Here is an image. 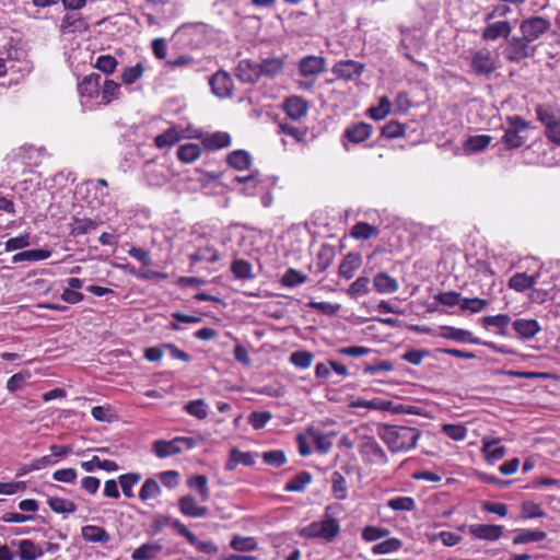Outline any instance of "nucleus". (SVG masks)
Returning <instances> with one entry per match:
<instances>
[{"label":"nucleus","mask_w":560,"mask_h":560,"mask_svg":"<svg viewBox=\"0 0 560 560\" xmlns=\"http://www.w3.org/2000/svg\"><path fill=\"white\" fill-rule=\"evenodd\" d=\"M537 119L546 129L560 127V108L550 104H540L536 107Z\"/></svg>","instance_id":"14"},{"label":"nucleus","mask_w":560,"mask_h":560,"mask_svg":"<svg viewBox=\"0 0 560 560\" xmlns=\"http://www.w3.org/2000/svg\"><path fill=\"white\" fill-rule=\"evenodd\" d=\"M82 538L89 542L107 544L110 540V535L103 528L96 525H85L81 529Z\"/></svg>","instance_id":"29"},{"label":"nucleus","mask_w":560,"mask_h":560,"mask_svg":"<svg viewBox=\"0 0 560 560\" xmlns=\"http://www.w3.org/2000/svg\"><path fill=\"white\" fill-rule=\"evenodd\" d=\"M335 258V249L332 246L323 245L317 254L316 268L317 272H324Z\"/></svg>","instance_id":"42"},{"label":"nucleus","mask_w":560,"mask_h":560,"mask_svg":"<svg viewBox=\"0 0 560 560\" xmlns=\"http://www.w3.org/2000/svg\"><path fill=\"white\" fill-rule=\"evenodd\" d=\"M500 442H501L500 438H491V436L482 438L481 452L488 462L493 463V462L499 460L504 457V455L506 453V448L504 446H497V447L492 448L494 445L499 444Z\"/></svg>","instance_id":"18"},{"label":"nucleus","mask_w":560,"mask_h":560,"mask_svg":"<svg viewBox=\"0 0 560 560\" xmlns=\"http://www.w3.org/2000/svg\"><path fill=\"white\" fill-rule=\"evenodd\" d=\"M188 486L196 488L201 497V501L206 502L210 498V491L208 487V478L205 475H196L188 479Z\"/></svg>","instance_id":"46"},{"label":"nucleus","mask_w":560,"mask_h":560,"mask_svg":"<svg viewBox=\"0 0 560 560\" xmlns=\"http://www.w3.org/2000/svg\"><path fill=\"white\" fill-rule=\"evenodd\" d=\"M525 141L526 138L523 137L521 132L512 130L509 127L506 128L502 137V142L509 150L521 148L522 145H524Z\"/></svg>","instance_id":"49"},{"label":"nucleus","mask_w":560,"mask_h":560,"mask_svg":"<svg viewBox=\"0 0 560 560\" xmlns=\"http://www.w3.org/2000/svg\"><path fill=\"white\" fill-rule=\"evenodd\" d=\"M546 533L542 530H523L521 534L513 538V544H528L538 542L546 538Z\"/></svg>","instance_id":"56"},{"label":"nucleus","mask_w":560,"mask_h":560,"mask_svg":"<svg viewBox=\"0 0 560 560\" xmlns=\"http://www.w3.org/2000/svg\"><path fill=\"white\" fill-rule=\"evenodd\" d=\"M97 226L98 223L95 220L73 217L70 223V234L73 236L83 235L95 230Z\"/></svg>","instance_id":"33"},{"label":"nucleus","mask_w":560,"mask_h":560,"mask_svg":"<svg viewBox=\"0 0 560 560\" xmlns=\"http://www.w3.org/2000/svg\"><path fill=\"white\" fill-rule=\"evenodd\" d=\"M372 132L373 126L368 122L359 121L351 124L343 131L342 145L348 151L349 148L347 142L360 144L368 140L372 136Z\"/></svg>","instance_id":"7"},{"label":"nucleus","mask_w":560,"mask_h":560,"mask_svg":"<svg viewBox=\"0 0 560 560\" xmlns=\"http://www.w3.org/2000/svg\"><path fill=\"white\" fill-rule=\"evenodd\" d=\"M117 60L110 55H102L97 58L95 68L105 74H112L117 68Z\"/></svg>","instance_id":"64"},{"label":"nucleus","mask_w":560,"mask_h":560,"mask_svg":"<svg viewBox=\"0 0 560 560\" xmlns=\"http://www.w3.org/2000/svg\"><path fill=\"white\" fill-rule=\"evenodd\" d=\"M332 493L336 499L345 500L347 498V481L341 472L335 471L331 476Z\"/></svg>","instance_id":"55"},{"label":"nucleus","mask_w":560,"mask_h":560,"mask_svg":"<svg viewBox=\"0 0 560 560\" xmlns=\"http://www.w3.org/2000/svg\"><path fill=\"white\" fill-rule=\"evenodd\" d=\"M340 533V525L335 517L325 516L319 522H312L300 530L305 538H320L331 542Z\"/></svg>","instance_id":"2"},{"label":"nucleus","mask_w":560,"mask_h":560,"mask_svg":"<svg viewBox=\"0 0 560 560\" xmlns=\"http://www.w3.org/2000/svg\"><path fill=\"white\" fill-rule=\"evenodd\" d=\"M235 75L243 83L254 84L260 79L258 62L244 59L235 68Z\"/></svg>","instance_id":"13"},{"label":"nucleus","mask_w":560,"mask_h":560,"mask_svg":"<svg viewBox=\"0 0 560 560\" xmlns=\"http://www.w3.org/2000/svg\"><path fill=\"white\" fill-rule=\"evenodd\" d=\"M362 265V256L359 253H348L342 259L338 273L340 277L350 280L353 278L354 272Z\"/></svg>","instance_id":"21"},{"label":"nucleus","mask_w":560,"mask_h":560,"mask_svg":"<svg viewBox=\"0 0 560 560\" xmlns=\"http://www.w3.org/2000/svg\"><path fill=\"white\" fill-rule=\"evenodd\" d=\"M388 535H389V529H387L385 527L369 525L362 529L361 537L363 540L370 542V541H375L381 538H384Z\"/></svg>","instance_id":"61"},{"label":"nucleus","mask_w":560,"mask_h":560,"mask_svg":"<svg viewBox=\"0 0 560 560\" xmlns=\"http://www.w3.org/2000/svg\"><path fill=\"white\" fill-rule=\"evenodd\" d=\"M202 144L208 150H220L231 144V137L228 132L217 131L206 137L202 141Z\"/></svg>","instance_id":"32"},{"label":"nucleus","mask_w":560,"mask_h":560,"mask_svg":"<svg viewBox=\"0 0 560 560\" xmlns=\"http://www.w3.org/2000/svg\"><path fill=\"white\" fill-rule=\"evenodd\" d=\"M381 135L387 139H396L402 137L405 135V125L396 120H390L382 127Z\"/></svg>","instance_id":"60"},{"label":"nucleus","mask_w":560,"mask_h":560,"mask_svg":"<svg viewBox=\"0 0 560 560\" xmlns=\"http://www.w3.org/2000/svg\"><path fill=\"white\" fill-rule=\"evenodd\" d=\"M373 285L375 290L382 294L394 293L399 288L397 280L383 271L375 275Z\"/></svg>","instance_id":"27"},{"label":"nucleus","mask_w":560,"mask_h":560,"mask_svg":"<svg viewBox=\"0 0 560 560\" xmlns=\"http://www.w3.org/2000/svg\"><path fill=\"white\" fill-rule=\"evenodd\" d=\"M285 61L281 57H269L258 62L261 77L275 78L283 71Z\"/></svg>","instance_id":"23"},{"label":"nucleus","mask_w":560,"mask_h":560,"mask_svg":"<svg viewBox=\"0 0 560 560\" xmlns=\"http://www.w3.org/2000/svg\"><path fill=\"white\" fill-rule=\"evenodd\" d=\"M387 505L394 511H412L416 508V502L410 497H396L390 499Z\"/></svg>","instance_id":"62"},{"label":"nucleus","mask_w":560,"mask_h":560,"mask_svg":"<svg viewBox=\"0 0 560 560\" xmlns=\"http://www.w3.org/2000/svg\"><path fill=\"white\" fill-rule=\"evenodd\" d=\"M312 475L302 470L298 472L285 486L284 491L287 492H303L307 485L312 482Z\"/></svg>","instance_id":"37"},{"label":"nucleus","mask_w":560,"mask_h":560,"mask_svg":"<svg viewBox=\"0 0 560 560\" xmlns=\"http://www.w3.org/2000/svg\"><path fill=\"white\" fill-rule=\"evenodd\" d=\"M442 330H443V332L441 336L446 339L460 341V342H469V343H475V345L481 343L480 339L474 337V335L468 330L455 328L452 326H444V327H442Z\"/></svg>","instance_id":"26"},{"label":"nucleus","mask_w":560,"mask_h":560,"mask_svg":"<svg viewBox=\"0 0 560 560\" xmlns=\"http://www.w3.org/2000/svg\"><path fill=\"white\" fill-rule=\"evenodd\" d=\"M401 547L402 541L396 537H393L374 545L372 547V552L374 555H386L398 551Z\"/></svg>","instance_id":"45"},{"label":"nucleus","mask_w":560,"mask_h":560,"mask_svg":"<svg viewBox=\"0 0 560 560\" xmlns=\"http://www.w3.org/2000/svg\"><path fill=\"white\" fill-rule=\"evenodd\" d=\"M161 493V487L155 479L149 478L144 481L139 492V498L147 501L156 498Z\"/></svg>","instance_id":"54"},{"label":"nucleus","mask_w":560,"mask_h":560,"mask_svg":"<svg viewBox=\"0 0 560 560\" xmlns=\"http://www.w3.org/2000/svg\"><path fill=\"white\" fill-rule=\"evenodd\" d=\"M209 84L212 93L220 98L232 97L234 83L229 72L224 70L217 71L210 77Z\"/></svg>","instance_id":"8"},{"label":"nucleus","mask_w":560,"mask_h":560,"mask_svg":"<svg viewBox=\"0 0 560 560\" xmlns=\"http://www.w3.org/2000/svg\"><path fill=\"white\" fill-rule=\"evenodd\" d=\"M250 467L255 465L254 456L250 452H242L237 447H232L229 453V459L225 464V470L233 471L237 465Z\"/></svg>","instance_id":"22"},{"label":"nucleus","mask_w":560,"mask_h":560,"mask_svg":"<svg viewBox=\"0 0 560 560\" xmlns=\"http://www.w3.org/2000/svg\"><path fill=\"white\" fill-rule=\"evenodd\" d=\"M468 529L474 537L490 541L498 540L503 534L501 525L474 524L469 525Z\"/></svg>","instance_id":"16"},{"label":"nucleus","mask_w":560,"mask_h":560,"mask_svg":"<svg viewBox=\"0 0 560 560\" xmlns=\"http://www.w3.org/2000/svg\"><path fill=\"white\" fill-rule=\"evenodd\" d=\"M377 233V229L366 222H359L351 229V236L355 240H369Z\"/></svg>","instance_id":"51"},{"label":"nucleus","mask_w":560,"mask_h":560,"mask_svg":"<svg viewBox=\"0 0 560 560\" xmlns=\"http://www.w3.org/2000/svg\"><path fill=\"white\" fill-rule=\"evenodd\" d=\"M492 137L489 135L470 136L464 143V149L469 153L483 151L491 142Z\"/></svg>","instance_id":"38"},{"label":"nucleus","mask_w":560,"mask_h":560,"mask_svg":"<svg viewBox=\"0 0 560 560\" xmlns=\"http://www.w3.org/2000/svg\"><path fill=\"white\" fill-rule=\"evenodd\" d=\"M360 455L364 463L370 465H387L388 456L384 448L374 440V438H366L360 444Z\"/></svg>","instance_id":"6"},{"label":"nucleus","mask_w":560,"mask_h":560,"mask_svg":"<svg viewBox=\"0 0 560 560\" xmlns=\"http://www.w3.org/2000/svg\"><path fill=\"white\" fill-rule=\"evenodd\" d=\"M163 546L159 542H145L135 549L132 560H153L162 551Z\"/></svg>","instance_id":"31"},{"label":"nucleus","mask_w":560,"mask_h":560,"mask_svg":"<svg viewBox=\"0 0 560 560\" xmlns=\"http://www.w3.org/2000/svg\"><path fill=\"white\" fill-rule=\"evenodd\" d=\"M120 94V85L114 80L106 79L102 89V102L109 104L112 101L117 100Z\"/></svg>","instance_id":"48"},{"label":"nucleus","mask_w":560,"mask_h":560,"mask_svg":"<svg viewBox=\"0 0 560 560\" xmlns=\"http://www.w3.org/2000/svg\"><path fill=\"white\" fill-rule=\"evenodd\" d=\"M230 546L236 551H252L257 548V541L254 537L234 535L230 541Z\"/></svg>","instance_id":"50"},{"label":"nucleus","mask_w":560,"mask_h":560,"mask_svg":"<svg viewBox=\"0 0 560 560\" xmlns=\"http://www.w3.org/2000/svg\"><path fill=\"white\" fill-rule=\"evenodd\" d=\"M551 28V22L544 16H529L520 24L522 36L533 43Z\"/></svg>","instance_id":"5"},{"label":"nucleus","mask_w":560,"mask_h":560,"mask_svg":"<svg viewBox=\"0 0 560 560\" xmlns=\"http://www.w3.org/2000/svg\"><path fill=\"white\" fill-rule=\"evenodd\" d=\"M485 328L495 327L498 332L502 336H506L508 326L511 323V317L508 314H499L494 316H485L481 319Z\"/></svg>","instance_id":"34"},{"label":"nucleus","mask_w":560,"mask_h":560,"mask_svg":"<svg viewBox=\"0 0 560 560\" xmlns=\"http://www.w3.org/2000/svg\"><path fill=\"white\" fill-rule=\"evenodd\" d=\"M512 33V25L509 21H498L491 24H488L481 34V38L486 42L495 40L499 37H503L505 40L509 39Z\"/></svg>","instance_id":"15"},{"label":"nucleus","mask_w":560,"mask_h":560,"mask_svg":"<svg viewBox=\"0 0 560 560\" xmlns=\"http://www.w3.org/2000/svg\"><path fill=\"white\" fill-rule=\"evenodd\" d=\"M101 74L95 72L85 75L78 85L80 94L89 98L97 96L101 88Z\"/></svg>","instance_id":"24"},{"label":"nucleus","mask_w":560,"mask_h":560,"mask_svg":"<svg viewBox=\"0 0 560 560\" xmlns=\"http://www.w3.org/2000/svg\"><path fill=\"white\" fill-rule=\"evenodd\" d=\"M489 305L488 300L480 298H464L460 303L462 311L480 313Z\"/></svg>","instance_id":"58"},{"label":"nucleus","mask_w":560,"mask_h":560,"mask_svg":"<svg viewBox=\"0 0 560 560\" xmlns=\"http://www.w3.org/2000/svg\"><path fill=\"white\" fill-rule=\"evenodd\" d=\"M201 148L197 143L182 144L177 150V158L183 163H192L201 155Z\"/></svg>","instance_id":"40"},{"label":"nucleus","mask_w":560,"mask_h":560,"mask_svg":"<svg viewBox=\"0 0 560 560\" xmlns=\"http://www.w3.org/2000/svg\"><path fill=\"white\" fill-rule=\"evenodd\" d=\"M250 155L247 151L245 150H235V151H232L228 158H226V162L228 164L235 168V170H238V171H244V170H247L249 168L250 166Z\"/></svg>","instance_id":"36"},{"label":"nucleus","mask_w":560,"mask_h":560,"mask_svg":"<svg viewBox=\"0 0 560 560\" xmlns=\"http://www.w3.org/2000/svg\"><path fill=\"white\" fill-rule=\"evenodd\" d=\"M538 277V273L528 276L525 272H517L510 278L509 288L517 292H524L528 289H532L537 283Z\"/></svg>","instance_id":"28"},{"label":"nucleus","mask_w":560,"mask_h":560,"mask_svg":"<svg viewBox=\"0 0 560 560\" xmlns=\"http://www.w3.org/2000/svg\"><path fill=\"white\" fill-rule=\"evenodd\" d=\"M332 73L343 80H354L364 71V65L355 60H340L331 69Z\"/></svg>","instance_id":"11"},{"label":"nucleus","mask_w":560,"mask_h":560,"mask_svg":"<svg viewBox=\"0 0 560 560\" xmlns=\"http://www.w3.org/2000/svg\"><path fill=\"white\" fill-rule=\"evenodd\" d=\"M307 276L298 271L296 269L289 268L281 277V284L288 288H294L307 281Z\"/></svg>","instance_id":"43"},{"label":"nucleus","mask_w":560,"mask_h":560,"mask_svg":"<svg viewBox=\"0 0 560 560\" xmlns=\"http://www.w3.org/2000/svg\"><path fill=\"white\" fill-rule=\"evenodd\" d=\"M144 73V67L142 63H137L133 67H126L121 72L122 83L129 85L142 78Z\"/></svg>","instance_id":"53"},{"label":"nucleus","mask_w":560,"mask_h":560,"mask_svg":"<svg viewBox=\"0 0 560 560\" xmlns=\"http://www.w3.org/2000/svg\"><path fill=\"white\" fill-rule=\"evenodd\" d=\"M89 24L81 15L66 14L60 22L59 31L62 35L72 34L75 32H86Z\"/></svg>","instance_id":"17"},{"label":"nucleus","mask_w":560,"mask_h":560,"mask_svg":"<svg viewBox=\"0 0 560 560\" xmlns=\"http://www.w3.org/2000/svg\"><path fill=\"white\" fill-rule=\"evenodd\" d=\"M310 104L302 96L292 95L283 101L282 108L289 118L300 120L306 116Z\"/></svg>","instance_id":"12"},{"label":"nucleus","mask_w":560,"mask_h":560,"mask_svg":"<svg viewBox=\"0 0 560 560\" xmlns=\"http://www.w3.org/2000/svg\"><path fill=\"white\" fill-rule=\"evenodd\" d=\"M307 433L312 436L318 453L326 454L329 452L332 446V442L328 435L322 434L314 428L307 429Z\"/></svg>","instance_id":"44"},{"label":"nucleus","mask_w":560,"mask_h":560,"mask_svg":"<svg viewBox=\"0 0 560 560\" xmlns=\"http://www.w3.org/2000/svg\"><path fill=\"white\" fill-rule=\"evenodd\" d=\"M173 528L180 536L185 537L189 545L194 546L198 551L208 555H214L218 552V547L212 541L199 540L198 537L192 532H190L180 521L174 522Z\"/></svg>","instance_id":"9"},{"label":"nucleus","mask_w":560,"mask_h":560,"mask_svg":"<svg viewBox=\"0 0 560 560\" xmlns=\"http://www.w3.org/2000/svg\"><path fill=\"white\" fill-rule=\"evenodd\" d=\"M504 58L510 62H521L536 54V46L523 36H510L502 51Z\"/></svg>","instance_id":"3"},{"label":"nucleus","mask_w":560,"mask_h":560,"mask_svg":"<svg viewBox=\"0 0 560 560\" xmlns=\"http://www.w3.org/2000/svg\"><path fill=\"white\" fill-rule=\"evenodd\" d=\"M326 59L322 56L308 55L300 59L298 63L299 73L304 77H316L325 71Z\"/></svg>","instance_id":"10"},{"label":"nucleus","mask_w":560,"mask_h":560,"mask_svg":"<svg viewBox=\"0 0 560 560\" xmlns=\"http://www.w3.org/2000/svg\"><path fill=\"white\" fill-rule=\"evenodd\" d=\"M370 279L368 277H359L347 289V294L351 298L365 295L370 292Z\"/></svg>","instance_id":"57"},{"label":"nucleus","mask_w":560,"mask_h":560,"mask_svg":"<svg viewBox=\"0 0 560 560\" xmlns=\"http://www.w3.org/2000/svg\"><path fill=\"white\" fill-rule=\"evenodd\" d=\"M185 410L189 415H191L200 420L206 419L208 416L207 404L203 399H195V400L188 401L185 406Z\"/></svg>","instance_id":"59"},{"label":"nucleus","mask_w":560,"mask_h":560,"mask_svg":"<svg viewBox=\"0 0 560 560\" xmlns=\"http://www.w3.org/2000/svg\"><path fill=\"white\" fill-rule=\"evenodd\" d=\"M512 327L521 338L526 340L534 338L541 330L536 319L518 318L512 323Z\"/></svg>","instance_id":"20"},{"label":"nucleus","mask_w":560,"mask_h":560,"mask_svg":"<svg viewBox=\"0 0 560 560\" xmlns=\"http://www.w3.org/2000/svg\"><path fill=\"white\" fill-rule=\"evenodd\" d=\"M47 504L57 514H72L77 511L74 502L59 497L48 498Z\"/></svg>","instance_id":"39"},{"label":"nucleus","mask_w":560,"mask_h":560,"mask_svg":"<svg viewBox=\"0 0 560 560\" xmlns=\"http://www.w3.org/2000/svg\"><path fill=\"white\" fill-rule=\"evenodd\" d=\"M118 480L125 497L132 498L135 495L132 487L141 480V475L137 472H128L119 476Z\"/></svg>","instance_id":"47"},{"label":"nucleus","mask_w":560,"mask_h":560,"mask_svg":"<svg viewBox=\"0 0 560 560\" xmlns=\"http://www.w3.org/2000/svg\"><path fill=\"white\" fill-rule=\"evenodd\" d=\"M179 140L180 133L175 127H171L164 132L158 135L154 139V143L159 149H163L176 144Z\"/></svg>","instance_id":"41"},{"label":"nucleus","mask_w":560,"mask_h":560,"mask_svg":"<svg viewBox=\"0 0 560 560\" xmlns=\"http://www.w3.org/2000/svg\"><path fill=\"white\" fill-rule=\"evenodd\" d=\"M12 544L19 547L18 555L21 560H36L44 555L43 548L31 539H22L18 542L13 541Z\"/></svg>","instance_id":"25"},{"label":"nucleus","mask_w":560,"mask_h":560,"mask_svg":"<svg viewBox=\"0 0 560 560\" xmlns=\"http://www.w3.org/2000/svg\"><path fill=\"white\" fill-rule=\"evenodd\" d=\"M231 271L237 279L253 278L252 265L245 259H235L231 265Z\"/></svg>","instance_id":"52"},{"label":"nucleus","mask_w":560,"mask_h":560,"mask_svg":"<svg viewBox=\"0 0 560 560\" xmlns=\"http://www.w3.org/2000/svg\"><path fill=\"white\" fill-rule=\"evenodd\" d=\"M463 299L464 298H462L460 293H458L456 291L441 292V293L434 295V300L436 302H439L442 305L448 306V307H453L455 305L460 306Z\"/></svg>","instance_id":"63"},{"label":"nucleus","mask_w":560,"mask_h":560,"mask_svg":"<svg viewBox=\"0 0 560 560\" xmlns=\"http://www.w3.org/2000/svg\"><path fill=\"white\" fill-rule=\"evenodd\" d=\"M471 71L478 77L489 78L497 69V59L488 49L474 51L469 58Z\"/></svg>","instance_id":"4"},{"label":"nucleus","mask_w":560,"mask_h":560,"mask_svg":"<svg viewBox=\"0 0 560 560\" xmlns=\"http://www.w3.org/2000/svg\"><path fill=\"white\" fill-rule=\"evenodd\" d=\"M51 252L48 249L37 248L20 252L12 257V262L18 264L21 261H38L49 258Z\"/></svg>","instance_id":"35"},{"label":"nucleus","mask_w":560,"mask_h":560,"mask_svg":"<svg viewBox=\"0 0 560 560\" xmlns=\"http://www.w3.org/2000/svg\"><path fill=\"white\" fill-rule=\"evenodd\" d=\"M153 450L158 457L165 458L183 452V447L178 445L177 439L172 441L158 440L153 443Z\"/></svg>","instance_id":"30"},{"label":"nucleus","mask_w":560,"mask_h":560,"mask_svg":"<svg viewBox=\"0 0 560 560\" xmlns=\"http://www.w3.org/2000/svg\"><path fill=\"white\" fill-rule=\"evenodd\" d=\"M377 435L392 453H400L415 448L421 432L413 427L380 424Z\"/></svg>","instance_id":"1"},{"label":"nucleus","mask_w":560,"mask_h":560,"mask_svg":"<svg viewBox=\"0 0 560 560\" xmlns=\"http://www.w3.org/2000/svg\"><path fill=\"white\" fill-rule=\"evenodd\" d=\"M178 506L182 514L188 517H205L209 512L207 506L198 505L195 498L189 494L178 500Z\"/></svg>","instance_id":"19"}]
</instances>
